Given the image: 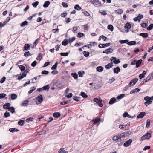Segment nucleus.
<instances>
[{"label": "nucleus", "mask_w": 153, "mask_h": 153, "mask_svg": "<svg viewBox=\"0 0 153 153\" xmlns=\"http://www.w3.org/2000/svg\"><path fill=\"white\" fill-rule=\"evenodd\" d=\"M37 64V61H34L31 64V65L32 67H35Z\"/></svg>", "instance_id": "62"}, {"label": "nucleus", "mask_w": 153, "mask_h": 153, "mask_svg": "<svg viewBox=\"0 0 153 153\" xmlns=\"http://www.w3.org/2000/svg\"><path fill=\"white\" fill-rule=\"evenodd\" d=\"M128 42V40H121L119 41L120 42L121 44L125 43L127 42Z\"/></svg>", "instance_id": "61"}, {"label": "nucleus", "mask_w": 153, "mask_h": 153, "mask_svg": "<svg viewBox=\"0 0 153 153\" xmlns=\"http://www.w3.org/2000/svg\"><path fill=\"white\" fill-rule=\"evenodd\" d=\"M96 69L98 72H100L103 71V68L102 66H100L97 67L96 68Z\"/></svg>", "instance_id": "30"}, {"label": "nucleus", "mask_w": 153, "mask_h": 153, "mask_svg": "<svg viewBox=\"0 0 153 153\" xmlns=\"http://www.w3.org/2000/svg\"><path fill=\"white\" fill-rule=\"evenodd\" d=\"M101 39H102L104 41H105L107 39V37L104 36L103 35H102L100 37L99 39L98 40L99 41L100 40H101Z\"/></svg>", "instance_id": "40"}, {"label": "nucleus", "mask_w": 153, "mask_h": 153, "mask_svg": "<svg viewBox=\"0 0 153 153\" xmlns=\"http://www.w3.org/2000/svg\"><path fill=\"white\" fill-rule=\"evenodd\" d=\"M58 65V62H56L51 68L52 70H55L56 69Z\"/></svg>", "instance_id": "33"}, {"label": "nucleus", "mask_w": 153, "mask_h": 153, "mask_svg": "<svg viewBox=\"0 0 153 153\" xmlns=\"http://www.w3.org/2000/svg\"><path fill=\"white\" fill-rule=\"evenodd\" d=\"M17 98V95L15 94H13L11 95V98L12 100H15Z\"/></svg>", "instance_id": "27"}, {"label": "nucleus", "mask_w": 153, "mask_h": 153, "mask_svg": "<svg viewBox=\"0 0 153 153\" xmlns=\"http://www.w3.org/2000/svg\"><path fill=\"white\" fill-rule=\"evenodd\" d=\"M8 110L10 111L12 113H13L15 112L14 108L13 107H11L8 108Z\"/></svg>", "instance_id": "32"}, {"label": "nucleus", "mask_w": 153, "mask_h": 153, "mask_svg": "<svg viewBox=\"0 0 153 153\" xmlns=\"http://www.w3.org/2000/svg\"><path fill=\"white\" fill-rule=\"evenodd\" d=\"M132 142V140L131 139H129L126 141L123 144L124 147H127L129 146Z\"/></svg>", "instance_id": "7"}, {"label": "nucleus", "mask_w": 153, "mask_h": 153, "mask_svg": "<svg viewBox=\"0 0 153 153\" xmlns=\"http://www.w3.org/2000/svg\"><path fill=\"white\" fill-rule=\"evenodd\" d=\"M114 72L115 73L118 74L120 71V70L119 66L117 67L114 69Z\"/></svg>", "instance_id": "14"}, {"label": "nucleus", "mask_w": 153, "mask_h": 153, "mask_svg": "<svg viewBox=\"0 0 153 153\" xmlns=\"http://www.w3.org/2000/svg\"><path fill=\"white\" fill-rule=\"evenodd\" d=\"M71 75L75 79H77L78 75L77 73H72L71 74Z\"/></svg>", "instance_id": "24"}, {"label": "nucleus", "mask_w": 153, "mask_h": 153, "mask_svg": "<svg viewBox=\"0 0 153 153\" xmlns=\"http://www.w3.org/2000/svg\"><path fill=\"white\" fill-rule=\"evenodd\" d=\"M25 121L24 120H21L18 122V124L19 125L22 126L24 124V123H25Z\"/></svg>", "instance_id": "41"}, {"label": "nucleus", "mask_w": 153, "mask_h": 153, "mask_svg": "<svg viewBox=\"0 0 153 153\" xmlns=\"http://www.w3.org/2000/svg\"><path fill=\"white\" fill-rule=\"evenodd\" d=\"M141 26L142 27L144 28H146L148 26V24L146 23H143L141 25Z\"/></svg>", "instance_id": "48"}, {"label": "nucleus", "mask_w": 153, "mask_h": 153, "mask_svg": "<svg viewBox=\"0 0 153 153\" xmlns=\"http://www.w3.org/2000/svg\"><path fill=\"white\" fill-rule=\"evenodd\" d=\"M110 60L112 62H113L115 64H118L120 62V61L119 59H117L115 57H111L110 58Z\"/></svg>", "instance_id": "8"}, {"label": "nucleus", "mask_w": 153, "mask_h": 153, "mask_svg": "<svg viewBox=\"0 0 153 153\" xmlns=\"http://www.w3.org/2000/svg\"><path fill=\"white\" fill-rule=\"evenodd\" d=\"M153 28V24H151L147 28V30H150Z\"/></svg>", "instance_id": "56"}, {"label": "nucleus", "mask_w": 153, "mask_h": 153, "mask_svg": "<svg viewBox=\"0 0 153 153\" xmlns=\"http://www.w3.org/2000/svg\"><path fill=\"white\" fill-rule=\"evenodd\" d=\"M36 104H37L39 105L43 101L42 96V95H40L39 96H38L36 98Z\"/></svg>", "instance_id": "4"}, {"label": "nucleus", "mask_w": 153, "mask_h": 153, "mask_svg": "<svg viewBox=\"0 0 153 153\" xmlns=\"http://www.w3.org/2000/svg\"><path fill=\"white\" fill-rule=\"evenodd\" d=\"M29 102L28 100H25L24 101V102L22 103L21 104V105L22 106H27L28 105V103Z\"/></svg>", "instance_id": "31"}, {"label": "nucleus", "mask_w": 153, "mask_h": 153, "mask_svg": "<svg viewBox=\"0 0 153 153\" xmlns=\"http://www.w3.org/2000/svg\"><path fill=\"white\" fill-rule=\"evenodd\" d=\"M9 131L10 132H14L18 131L19 130L15 128H10L9 129Z\"/></svg>", "instance_id": "26"}, {"label": "nucleus", "mask_w": 153, "mask_h": 153, "mask_svg": "<svg viewBox=\"0 0 153 153\" xmlns=\"http://www.w3.org/2000/svg\"><path fill=\"white\" fill-rule=\"evenodd\" d=\"M30 47V46L29 45V44H25L24 46V49L25 50H28V48H29Z\"/></svg>", "instance_id": "37"}, {"label": "nucleus", "mask_w": 153, "mask_h": 153, "mask_svg": "<svg viewBox=\"0 0 153 153\" xmlns=\"http://www.w3.org/2000/svg\"><path fill=\"white\" fill-rule=\"evenodd\" d=\"M81 96L83 98H86L87 97V95L84 92H82L81 93Z\"/></svg>", "instance_id": "45"}, {"label": "nucleus", "mask_w": 153, "mask_h": 153, "mask_svg": "<svg viewBox=\"0 0 153 153\" xmlns=\"http://www.w3.org/2000/svg\"><path fill=\"white\" fill-rule=\"evenodd\" d=\"M43 90H48L50 88L49 86L48 85L45 86L43 87Z\"/></svg>", "instance_id": "58"}, {"label": "nucleus", "mask_w": 153, "mask_h": 153, "mask_svg": "<svg viewBox=\"0 0 153 153\" xmlns=\"http://www.w3.org/2000/svg\"><path fill=\"white\" fill-rule=\"evenodd\" d=\"M153 78V73L150 74L146 78V79L143 80V82L146 83L147 82L149 81L151 79H152Z\"/></svg>", "instance_id": "3"}, {"label": "nucleus", "mask_w": 153, "mask_h": 153, "mask_svg": "<svg viewBox=\"0 0 153 153\" xmlns=\"http://www.w3.org/2000/svg\"><path fill=\"white\" fill-rule=\"evenodd\" d=\"M101 120V119L100 118H97L95 119H93L92 121L94 122L93 125H94L100 121Z\"/></svg>", "instance_id": "13"}, {"label": "nucleus", "mask_w": 153, "mask_h": 153, "mask_svg": "<svg viewBox=\"0 0 153 153\" xmlns=\"http://www.w3.org/2000/svg\"><path fill=\"white\" fill-rule=\"evenodd\" d=\"M49 72L48 71L46 70H44L42 72V74H43L47 75L49 73Z\"/></svg>", "instance_id": "63"}, {"label": "nucleus", "mask_w": 153, "mask_h": 153, "mask_svg": "<svg viewBox=\"0 0 153 153\" xmlns=\"http://www.w3.org/2000/svg\"><path fill=\"white\" fill-rule=\"evenodd\" d=\"M139 35L144 38H146L148 36V34L147 33H140Z\"/></svg>", "instance_id": "25"}, {"label": "nucleus", "mask_w": 153, "mask_h": 153, "mask_svg": "<svg viewBox=\"0 0 153 153\" xmlns=\"http://www.w3.org/2000/svg\"><path fill=\"white\" fill-rule=\"evenodd\" d=\"M120 141L123 140L125 136L124 133H122L118 135Z\"/></svg>", "instance_id": "12"}, {"label": "nucleus", "mask_w": 153, "mask_h": 153, "mask_svg": "<svg viewBox=\"0 0 153 153\" xmlns=\"http://www.w3.org/2000/svg\"><path fill=\"white\" fill-rule=\"evenodd\" d=\"M142 60V59H140L138 60H136V67L137 68L139 67L140 65L141 64Z\"/></svg>", "instance_id": "16"}, {"label": "nucleus", "mask_w": 153, "mask_h": 153, "mask_svg": "<svg viewBox=\"0 0 153 153\" xmlns=\"http://www.w3.org/2000/svg\"><path fill=\"white\" fill-rule=\"evenodd\" d=\"M140 89L136 88L133 90H132L130 92L131 94H134L135 93H137L139 91Z\"/></svg>", "instance_id": "17"}, {"label": "nucleus", "mask_w": 153, "mask_h": 153, "mask_svg": "<svg viewBox=\"0 0 153 153\" xmlns=\"http://www.w3.org/2000/svg\"><path fill=\"white\" fill-rule=\"evenodd\" d=\"M50 2L49 1H46L43 5V7H47L50 4Z\"/></svg>", "instance_id": "34"}, {"label": "nucleus", "mask_w": 153, "mask_h": 153, "mask_svg": "<svg viewBox=\"0 0 153 153\" xmlns=\"http://www.w3.org/2000/svg\"><path fill=\"white\" fill-rule=\"evenodd\" d=\"M113 66V63H111L108 64L107 65L105 66V67L106 69H108L111 67Z\"/></svg>", "instance_id": "21"}, {"label": "nucleus", "mask_w": 153, "mask_h": 153, "mask_svg": "<svg viewBox=\"0 0 153 153\" xmlns=\"http://www.w3.org/2000/svg\"><path fill=\"white\" fill-rule=\"evenodd\" d=\"M68 42V40L65 39L62 42V45L65 46L67 45Z\"/></svg>", "instance_id": "39"}, {"label": "nucleus", "mask_w": 153, "mask_h": 153, "mask_svg": "<svg viewBox=\"0 0 153 153\" xmlns=\"http://www.w3.org/2000/svg\"><path fill=\"white\" fill-rule=\"evenodd\" d=\"M39 2L38 1H36L34 2L32 4L33 6L35 7H36V6L38 5Z\"/></svg>", "instance_id": "54"}, {"label": "nucleus", "mask_w": 153, "mask_h": 153, "mask_svg": "<svg viewBox=\"0 0 153 153\" xmlns=\"http://www.w3.org/2000/svg\"><path fill=\"white\" fill-rule=\"evenodd\" d=\"M6 96V94L2 93L0 94V99L4 98Z\"/></svg>", "instance_id": "64"}, {"label": "nucleus", "mask_w": 153, "mask_h": 153, "mask_svg": "<svg viewBox=\"0 0 153 153\" xmlns=\"http://www.w3.org/2000/svg\"><path fill=\"white\" fill-rule=\"evenodd\" d=\"M115 11H117V13L119 15L121 14L123 12V11L121 9H118L116 10Z\"/></svg>", "instance_id": "50"}, {"label": "nucleus", "mask_w": 153, "mask_h": 153, "mask_svg": "<svg viewBox=\"0 0 153 153\" xmlns=\"http://www.w3.org/2000/svg\"><path fill=\"white\" fill-rule=\"evenodd\" d=\"M85 74V72L82 71H80L78 72V74L79 76L81 77L83 76Z\"/></svg>", "instance_id": "23"}, {"label": "nucleus", "mask_w": 153, "mask_h": 153, "mask_svg": "<svg viewBox=\"0 0 153 153\" xmlns=\"http://www.w3.org/2000/svg\"><path fill=\"white\" fill-rule=\"evenodd\" d=\"M107 28L108 29L110 30L111 31L113 30V27L111 25H108Z\"/></svg>", "instance_id": "42"}, {"label": "nucleus", "mask_w": 153, "mask_h": 153, "mask_svg": "<svg viewBox=\"0 0 153 153\" xmlns=\"http://www.w3.org/2000/svg\"><path fill=\"white\" fill-rule=\"evenodd\" d=\"M25 72L22 73V75L21 76L18 77V80H20L26 76V74L25 73Z\"/></svg>", "instance_id": "19"}, {"label": "nucleus", "mask_w": 153, "mask_h": 153, "mask_svg": "<svg viewBox=\"0 0 153 153\" xmlns=\"http://www.w3.org/2000/svg\"><path fill=\"white\" fill-rule=\"evenodd\" d=\"M146 114L145 112H140V114L137 116V117L138 119L142 118L146 115Z\"/></svg>", "instance_id": "11"}, {"label": "nucleus", "mask_w": 153, "mask_h": 153, "mask_svg": "<svg viewBox=\"0 0 153 153\" xmlns=\"http://www.w3.org/2000/svg\"><path fill=\"white\" fill-rule=\"evenodd\" d=\"M84 35V34L83 33L79 32L78 34L77 37L79 38H80L82 37Z\"/></svg>", "instance_id": "60"}, {"label": "nucleus", "mask_w": 153, "mask_h": 153, "mask_svg": "<svg viewBox=\"0 0 153 153\" xmlns=\"http://www.w3.org/2000/svg\"><path fill=\"white\" fill-rule=\"evenodd\" d=\"M74 8L77 10H79L81 9V7L78 5H76L74 6Z\"/></svg>", "instance_id": "44"}, {"label": "nucleus", "mask_w": 153, "mask_h": 153, "mask_svg": "<svg viewBox=\"0 0 153 153\" xmlns=\"http://www.w3.org/2000/svg\"><path fill=\"white\" fill-rule=\"evenodd\" d=\"M93 101L94 102H96V103L99 106L102 107L103 106V104L102 102V100L100 97L95 98L94 100Z\"/></svg>", "instance_id": "2"}, {"label": "nucleus", "mask_w": 153, "mask_h": 153, "mask_svg": "<svg viewBox=\"0 0 153 153\" xmlns=\"http://www.w3.org/2000/svg\"><path fill=\"white\" fill-rule=\"evenodd\" d=\"M146 73V71H144L143 73L140 74L139 76L140 79H141L142 78H144Z\"/></svg>", "instance_id": "15"}, {"label": "nucleus", "mask_w": 153, "mask_h": 153, "mask_svg": "<svg viewBox=\"0 0 153 153\" xmlns=\"http://www.w3.org/2000/svg\"><path fill=\"white\" fill-rule=\"evenodd\" d=\"M116 101V99L114 97L111 98L109 102V104H113Z\"/></svg>", "instance_id": "29"}, {"label": "nucleus", "mask_w": 153, "mask_h": 153, "mask_svg": "<svg viewBox=\"0 0 153 153\" xmlns=\"http://www.w3.org/2000/svg\"><path fill=\"white\" fill-rule=\"evenodd\" d=\"M144 99L146 101H149V100H153V96L151 97L146 96L144 98Z\"/></svg>", "instance_id": "18"}, {"label": "nucleus", "mask_w": 153, "mask_h": 153, "mask_svg": "<svg viewBox=\"0 0 153 153\" xmlns=\"http://www.w3.org/2000/svg\"><path fill=\"white\" fill-rule=\"evenodd\" d=\"M151 137V134L150 133L148 132L145 135L141 137V140H143L146 139H149Z\"/></svg>", "instance_id": "5"}, {"label": "nucleus", "mask_w": 153, "mask_h": 153, "mask_svg": "<svg viewBox=\"0 0 153 153\" xmlns=\"http://www.w3.org/2000/svg\"><path fill=\"white\" fill-rule=\"evenodd\" d=\"M127 44L129 45H133L136 44V42L135 41H131L127 42Z\"/></svg>", "instance_id": "28"}, {"label": "nucleus", "mask_w": 153, "mask_h": 153, "mask_svg": "<svg viewBox=\"0 0 153 153\" xmlns=\"http://www.w3.org/2000/svg\"><path fill=\"white\" fill-rule=\"evenodd\" d=\"M75 39V38L74 37H73L69 39V42L71 44V42H73Z\"/></svg>", "instance_id": "55"}, {"label": "nucleus", "mask_w": 153, "mask_h": 153, "mask_svg": "<svg viewBox=\"0 0 153 153\" xmlns=\"http://www.w3.org/2000/svg\"><path fill=\"white\" fill-rule=\"evenodd\" d=\"M113 50L111 48H109L104 51L103 52L104 53L108 54L110 53H111L113 52Z\"/></svg>", "instance_id": "9"}, {"label": "nucleus", "mask_w": 153, "mask_h": 153, "mask_svg": "<svg viewBox=\"0 0 153 153\" xmlns=\"http://www.w3.org/2000/svg\"><path fill=\"white\" fill-rule=\"evenodd\" d=\"M69 54L68 53H61L60 54L62 56H67Z\"/></svg>", "instance_id": "51"}, {"label": "nucleus", "mask_w": 153, "mask_h": 153, "mask_svg": "<svg viewBox=\"0 0 153 153\" xmlns=\"http://www.w3.org/2000/svg\"><path fill=\"white\" fill-rule=\"evenodd\" d=\"M138 80V79L137 78H135L133 79H132V80H131L129 84V86L130 87L134 85L135 84V83L137 82Z\"/></svg>", "instance_id": "6"}, {"label": "nucleus", "mask_w": 153, "mask_h": 153, "mask_svg": "<svg viewBox=\"0 0 153 153\" xmlns=\"http://www.w3.org/2000/svg\"><path fill=\"white\" fill-rule=\"evenodd\" d=\"M83 53L84 55V56L86 57H88L89 55V53L88 52L86 51H85L83 52Z\"/></svg>", "instance_id": "46"}, {"label": "nucleus", "mask_w": 153, "mask_h": 153, "mask_svg": "<svg viewBox=\"0 0 153 153\" xmlns=\"http://www.w3.org/2000/svg\"><path fill=\"white\" fill-rule=\"evenodd\" d=\"M113 140L114 141H120V140L118 135L114 136L113 137Z\"/></svg>", "instance_id": "36"}, {"label": "nucleus", "mask_w": 153, "mask_h": 153, "mask_svg": "<svg viewBox=\"0 0 153 153\" xmlns=\"http://www.w3.org/2000/svg\"><path fill=\"white\" fill-rule=\"evenodd\" d=\"M88 1L94 5L96 7H99L101 5V3L100 2L99 0H88Z\"/></svg>", "instance_id": "1"}, {"label": "nucleus", "mask_w": 153, "mask_h": 153, "mask_svg": "<svg viewBox=\"0 0 153 153\" xmlns=\"http://www.w3.org/2000/svg\"><path fill=\"white\" fill-rule=\"evenodd\" d=\"M73 99L75 101H78L79 100L80 97H78L77 96H74L73 97Z\"/></svg>", "instance_id": "57"}, {"label": "nucleus", "mask_w": 153, "mask_h": 153, "mask_svg": "<svg viewBox=\"0 0 153 153\" xmlns=\"http://www.w3.org/2000/svg\"><path fill=\"white\" fill-rule=\"evenodd\" d=\"M10 105L11 104L10 103H8L5 104L3 106V107L4 109H8V108H9V107H10Z\"/></svg>", "instance_id": "20"}, {"label": "nucleus", "mask_w": 153, "mask_h": 153, "mask_svg": "<svg viewBox=\"0 0 153 153\" xmlns=\"http://www.w3.org/2000/svg\"><path fill=\"white\" fill-rule=\"evenodd\" d=\"M82 13L86 16H88L90 15V14L87 11H86L83 12Z\"/></svg>", "instance_id": "59"}, {"label": "nucleus", "mask_w": 153, "mask_h": 153, "mask_svg": "<svg viewBox=\"0 0 153 153\" xmlns=\"http://www.w3.org/2000/svg\"><path fill=\"white\" fill-rule=\"evenodd\" d=\"M125 96V94H120L119 96H117V99H120L123 97Z\"/></svg>", "instance_id": "53"}, {"label": "nucleus", "mask_w": 153, "mask_h": 153, "mask_svg": "<svg viewBox=\"0 0 153 153\" xmlns=\"http://www.w3.org/2000/svg\"><path fill=\"white\" fill-rule=\"evenodd\" d=\"M131 27V25L130 23H127L125 25V28L126 29H127V31H126V32H129V30H129Z\"/></svg>", "instance_id": "10"}, {"label": "nucleus", "mask_w": 153, "mask_h": 153, "mask_svg": "<svg viewBox=\"0 0 153 153\" xmlns=\"http://www.w3.org/2000/svg\"><path fill=\"white\" fill-rule=\"evenodd\" d=\"M150 120L149 119H148L146 121V127L148 128L150 126Z\"/></svg>", "instance_id": "47"}, {"label": "nucleus", "mask_w": 153, "mask_h": 153, "mask_svg": "<svg viewBox=\"0 0 153 153\" xmlns=\"http://www.w3.org/2000/svg\"><path fill=\"white\" fill-rule=\"evenodd\" d=\"M40 39V38H38L35 41V42H34L33 44L34 45H33V48H34V46H36V45L39 42V40Z\"/></svg>", "instance_id": "43"}, {"label": "nucleus", "mask_w": 153, "mask_h": 153, "mask_svg": "<svg viewBox=\"0 0 153 153\" xmlns=\"http://www.w3.org/2000/svg\"><path fill=\"white\" fill-rule=\"evenodd\" d=\"M19 66L21 71H23L25 70V67L24 66L22 65H19Z\"/></svg>", "instance_id": "49"}, {"label": "nucleus", "mask_w": 153, "mask_h": 153, "mask_svg": "<svg viewBox=\"0 0 153 153\" xmlns=\"http://www.w3.org/2000/svg\"><path fill=\"white\" fill-rule=\"evenodd\" d=\"M28 24V22L26 21H24V22H22L21 24L20 25H21V27H23L25 25H27Z\"/></svg>", "instance_id": "35"}, {"label": "nucleus", "mask_w": 153, "mask_h": 153, "mask_svg": "<svg viewBox=\"0 0 153 153\" xmlns=\"http://www.w3.org/2000/svg\"><path fill=\"white\" fill-rule=\"evenodd\" d=\"M152 103V101L149 100V101H146L144 103V104L146 106H147L148 105L151 104Z\"/></svg>", "instance_id": "38"}, {"label": "nucleus", "mask_w": 153, "mask_h": 153, "mask_svg": "<svg viewBox=\"0 0 153 153\" xmlns=\"http://www.w3.org/2000/svg\"><path fill=\"white\" fill-rule=\"evenodd\" d=\"M53 115L55 117L58 118L60 116L61 114L59 112H55L53 114Z\"/></svg>", "instance_id": "22"}, {"label": "nucleus", "mask_w": 153, "mask_h": 153, "mask_svg": "<svg viewBox=\"0 0 153 153\" xmlns=\"http://www.w3.org/2000/svg\"><path fill=\"white\" fill-rule=\"evenodd\" d=\"M31 55V54L30 53V52L29 51L25 52L24 53V56L25 57L30 56Z\"/></svg>", "instance_id": "52"}]
</instances>
